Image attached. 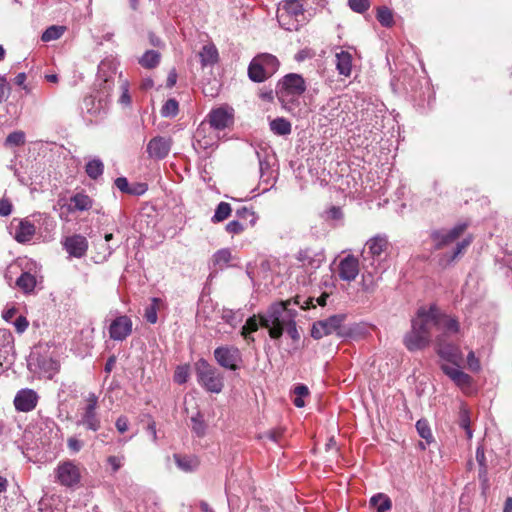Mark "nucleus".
<instances>
[{
    "instance_id": "nucleus-1",
    "label": "nucleus",
    "mask_w": 512,
    "mask_h": 512,
    "mask_svg": "<svg viewBox=\"0 0 512 512\" xmlns=\"http://www.w3.org/2000/svg\"><path fill=\"white\" fill-rule=\"evenodd\" d=\"M290 304L291 300L273 303L259 315L261 326L268 329L271 338H280L285 327L295 319L296 311L289 308Z\"/></svg>"
},
{
    "instance_id": "nucleus-2",
    "label": "nucleus",
    "mask_w": 512,
    "mask_h": 512,
    "mask_svg": "<svg viewBox=\"0 0 512 512\" xmlns=\"http://www.w3.org/2000/svg\"><path fill=\"white\" fill-rule=\"evenodd\" d=\"M306 90L303 77L291 73L286 75L277 85V96L282 102H292L301 96Z\"/></svg>"
},
{
    "instance_id": "nucleus-3",
    "label": "nucleus",
    "mask_w": 512,
    "mask_h": 512,
    "mask_svg": "<svg viewBox=\"0 0 512 512\" xmlns=\"http://www.w3.org/2000/svg\"><path fill=\"white\" fill-rule=\"evenodd\" d=\"M198 382L209 392L220 393L223 388V377L216 368L201 359L196 363Z\"/></svg>"
},
{
    "instance_id": "nucleus-4",
    "label": "nucleus",
    "mask_w": 512,
    "mask_h": 512,
    "mask_svg": "<svg viewBox=\"0 0 512 512\" xmlns=\"http://www.w3.org/2000/svg\"><path fill=\"white\" fill-rule=\"evenodd\" d=\"M98 397L89 393L85 398V405L81 408L80 418L77 425L83 426L86 430L96 432L101 427V419L97 413Z\"/></svg>"
},
{
    "instance_id": "nucleus-5",
    "label": "nucleus",
    "mask_w": 512,
    "mask_h": 512,
    "mask_svg": "<svg viewBox=\"0 0 512 512\" xmlns=\"http://www.w3.org/2000/svg\"><path fill=\"white\" fill-rule=\"evenodd\" d=\"M217 363L229 370H236L242 360L240 350L235 346H220L214 350Z\"/></svg>"
},
{
    "instance_id": "nucleus-6",
    "label": "nucleus",
    "mask_w": 512,
    "mask_h": 512,
    "mask_svg": "<svg viewBox=\"0 0 512 512\" xmlns=\"http://www.w3.org/2000/svg\"><path fill=\"white\" fill-rule=\"evenodd\" d=\"M412 322L425 334H428L429 340L432 339V329L437 326V308L430 306L429 308L420 307L417 311L416 317Z\"/></svg>"
},
{
    "instance_id": "nucleus-7",
    "label": "nucleus",
    "mask_w": 512,
    "mask_h": 512,
    "mask_svg": "<svg viewBox=\"0 0 512 512\" xmlns=\"http://www.w3.org/2000/svg\"><path fill=\"white\" fill-rule=\"evenodd\" d=\"M344 319V315L338 314L330 316L325 320L315 322L311 329V336L314 339H321L324 336L330 335L332 333H338V330L340 329Z\"/></svg>"
},
{
    "instance_id": "nucleus-8",
    "label": "nucleus",
    "mask_w": 512,
    "mask_h": 512,
    "mask_svg": "<svg viewBox=\"0 0 512 512\" xmlns=\"http://www.w3.org/2000/svg\"><path fill=\"white\" fill-rule=\"evenodd\" d=\"M466 228L467 225L465 223H459L449 230L443 229L433 231L431 237L435 244V248L441 249L444 246L451 244L463 234Z\"/></svg>"
},
{
    "instance_id": "nucleus-9",
    "label": "nucleus",
    "mask_w": 512,
    "mask_h": 512,
    "mask_svg": "<svg viewBox=\"0 0 512 512\" xmlns=\"http://www.w3.org/2000/svg\"><path fill=\"white\" fill-rule=\"evenodd\" d=\"M38 393L30 388L19 390L14 397L15 409L19 412H30L34 410L38 404Z\"/></svg>"
},
{
    "instance_id": "nucleus-10",
    "label": "nucleus",
    "mask_w": 512,
    "mask_h": 512,
    "mask_svg": "<svg viewBox=\"0 0 512 512\" xmlns=\"http://www.w3.org/2000/svg\"><path fill=\"white\" fill-rule=\"evenodd\" d=\"M56 476L62 485L71 487L80 481V470L72 461H66L58 465Z\"/></svg>"
},
{
    "instance_id": "nucleus-11",
    "label": "nucleus",
    "mask_w": 512,
    "mask_h": 512,
    "mask_svg": "<svg viewBox=\"0 0 512 512\" xmlns=\"http://www.w3.org/2000/svg\"><path fill=\"white\" fill-rule=\"evenodd\" d=\"M428 334L421 331L418 326L413 322L411 323V330L404 336L403 343L409 351L421 350L429 345Z\"/></svg>"
},
{
    "instance_id": "nucleus-12",
    "label": "nucleus",
    "mask_w": 512,
    "mask_h": 512,
    "mask_svg": "<svg viewBox=\"0 0 512 512\" xmlns=\"http://www.w3.org/2000/svg\"><path fill=\"white\" fill-rule=\"evenodd\" d=\"M132 327V320L128 316L116 317L109 327L110 338L115 341H123L132 333Z\"/></svg>"
},
{
    "instance_id": "nucleus-13",
    "label": "nucleus",
    "mask_w": 512,
    "mask_h": 512,
    "mask_svg": "<svg viewBox=\"0 0 512 512\" xmlns=\"http://www.w3.org/2000/svg\"><path fill=\"white\" fill-rule=\"evenodd\" d=\"M171 145V138L156 136L148 142L146 151L150 158L164 159L169 154Z\"/></svg>"
},
{
    "instance_id": "nucleus-14",
    "label": "nucleus",
    "mask_w": 512,
    "mask_h": 512,
    "mask_svg": "<svg viewBox=\"0 0 512 512\" xmlns=\"http://www.w3.org/2000/svg\"><path fill=\"white\" fill-rule=\"evenodd\" d=\"M359 261L353 255H347L340 260L337 273L341 280L351 282L356 279L359 274Z\"/></svg>"
},
{
    "instance_id": "nucleus-15",
    "label": "nucleus",
    "mask_w": 512,
    "mask_h": 512,
    "mask_svg": "<svg viewBox=\"0 0 512 512\" xmlns=\"http://www.w3.org/2000/svg\"><path fill=\"white\" fill-rule=\"evenodd\" d=\"M436 331L439 332L437 336L444 339L457 335L460 332L459 322L452 316L440 314L437 310V326Z\"/></svg>"
},
{
    "instance_id": "nucleus-16",
    "label": "nucleus",
    "mask_w": 512,
    "mask_h": 512,
    "mask_svg": "<svg viewBox=\"0 0 512 512\" xmlns=\"http://www.w3.org/2000/svg\"><path fill=\"white\" fill-rule=\"evenodd\" d=\"M297 260L308 271H313L321 266L325 260V255L322 251H314L310 248H306L298 253Z\"/></svg>"
},
{
    "instance_id": "nucleus-17",
    "label": "nucleus",
    "mask_w": 512,
    "mask_h": 512,
    "mask_svg": "<svg viewBox=\"0 0 512 512\" xmlns=\"http://www.w3.org/2000/svg\"><path fill=\"white\" fill-rule=\"evenodd\" d=\"M436 346L439 356L453 364H456L461 359V354L455 345L449 343L447 339L441 336H436Z\"/></svg>"
},
{
    "instance_id": "nucleus-18",
    "label": "nucleus",
    "mask_w": 512,
    "mask_h": 512,
    "mask_svg": "<svg viewBox=\"0 0 512 512\" xmlns=\"http://www.w3.org/2000/svg\"><path fill=\"white\" fill-rule=\"evenodd\" d=\"M64 248L70 256L81 258L86 254L88 242L82 235H73L65 239Z\"/></svg>"
},
{
    "instance_id": "nucleus-19",
    "label": "nucleus",
    "mask_w": 512,
    "mask_h": 512,
    "mask_svg": "<svg viewBox=\"0 0 512 512\" xmlns=\"http://www.w3.org/2000/svg\"><path fill=\"white\" fill-rule=\"evenodd\" d=\"M388 248L389 243L386 237L375 236L366 242L364 253L369 254L372 259L378 260L386 254Z\"/></svg>"
},
{
    "instance_id": "nucleus-20",
    "label": "nucleus",
    "mask_w": 512,
    "mask_h": 512,
    "mask_svg": "<svg viewBox=\"0 0 512 512\" xmlns=\"http://www.w3.org/2000/svg\"><path fill=\"white\" fill-rule=\"evenodd\" d=\"M442 370L461 389L470 387L471 377L459 368L444 364L442 365Z\"/></svg>"
},
{
    "instance_id": "nucleus-21",
    "label": "nucleus",
    "mask_w": 512,
    "mask_h": 512,
    "mask_svg": "<svg viewBox=\"0 0 512 512\" xmlns=\"http://www.w3.org/2000/svg\"><path fill=\"white\" fill-rule=\"evenodd\" d=\"M209 122L215 129L222 130L232 122V114L225 108L214 109L209 114Z\"/></svg>"
},
{
    "instance_id": "nucleus-22",
    "label": "nucleus",
    "mask_w": 512,
    "mask_h": 512,
    "mask_svg": "<svg viewBox=\"0 0 512 512\" xmlns=\"http://www.w3.org/2000/svg\"><path fill=\"white\" fill-rule=\"evenodd\" d=\"M36 232L35 226L27 219L20 220L15 229L14 238L19 243L29 242Z\"/></svg>"
},
{
    "instance_id": "nucleus-23",
    "label": "nucleus",
    "mask_w": 512,
    "mask_h": 512,
    "mask_svg": "<svg viewBox=\"0 0 512 512\" xmlns=\"http://www.w3.org/2000/svg\"><path fill=\"white\" fill-rule=\"evenodd\" d=\"M280 13H286L301 24L304 22V8L300 0H286L279 10Z\"/></svg>"
},
{
    "instance_id": "nucleus-24",
    "label": "nucleus",
    "mask_w": 512,
    "mask_h": 512,
    "mask_svg": "<svg viewBox=\"0 0 512 512\" xmlns=\"http://www.w3.org/2000/svg\"><path fill=\"white\" fill-rule=\"evenodd\" d=\"M198 56L202 67L214 65L218 61V50L213 44H207L199 51Z\"/></svg>"
},
{
    "instance_id": "nucleus-25",
    "label": "nucleus",
    "mask_w": 512,
    "mask_h": 512,
    "mask_svg": "<svg viewBox=\"0 0 512 512\" xmlns=\"http://www.w3.org/2000/svg\"><path fill=\"white\" fill-rule=\"evenodd\" d=\"M336 68L339 74L343 76H350L352 70V55L341 50L336 53Z\"/></svg>"
},
{
    "instance_id": "nucleus-26",
    "label": "nucleus",
    "mask_w": 512,
    "mask_h": 512,
    "mask_svg": "<svg viewBox=\"0 0 512 512\" xmlns=\"http://www.w3.org/2000/svg\"><path fill=\"white\" fill-rule=\"evenodd\" d=\"M174 460L177 467L186 473L195 471L199 466V460L195 456L175 454Z\"/></svg>"
},
{
    "instance_id": "nucleus-27",
    "label": "nucleus",
    "mask_w": 512,
    "mask_h": 512,
    "mask_svg": "<svg viewBox=\"0 0 512 512\" xmlns=\"http://www.w3.org/2000/svg\"><path fill=\"white\" fill-rule=\"evenodd\" d=\"M71 207L69 208L70 211H87L90 208H92L93 201L92 199L84 194V193H77L70 199Z\"/></svg>"
},
{
    "instance_id": "nucleus-28",
    "label": "nucleus",
    "mask_w": 512,
    "mask_h": 512,
    "mask_svg": "<svg viewBox=\"0 0 512 512\" xmlns=\"http://www.w3.org/2000/svg\"><path fill=\"white\" fill-rule=\"evenodd\" d=\"M259 325H261L260 319L256 315L249 317L245 323V325L241 329V336L247 341L248 344L255 341L254 337L251 336L252 332L258 330Z\"/></svg>"
},
{
    "instance_id": "nucleus-29",
    "label": "nucleus",
    "mask_w": 512,
    "mask_h": 512,
    "mask_svg": "<svg viewBox=\"0 0 512 512\" xmlns=\"http://www.w3.org/2000/svg\"><path fill=\"white\" fill-rule=\"evenodd\" d=\"M255 58L257 59L258 64L261 65L266 70V74L272 76L277 71L279 61L274 55L261 54Z\"/></svg>"
},
{
    "instance_id": "nucleus-30",
    "label": "nucleus",
    "mask_w": 512,
    "mask_h": 512,
    "mask_svg": "<svg viewBox=\"0 0 512 512\" xmlns=\"http://www.w3.org/2000/svg\"><path fill=\"white\" fill-rule=\"evenodd\" d=\"M369 504L371 507H374L377 512H388L392 507L390 498L383 493H378L372 496L370 498Z\"/></svg>"
},
{
    "instance_id": "nucleus-31",
    "label": "nucleus",
    "mask_w": 512,
    "mask_h": 512,
    "mask_svg": "<svg viewBox=\"0 0 512 512\" xmlns=\"http://www.w3.org/2000/svg\"><path fill=\"white\" fill-rule=\"evenodd\" d=\"M248 75L249 78L254 82H263L268 77H270L269 74H266V70L258 64L256 58H254L249 65Z\"/></svg>"
},
{
    "instance_id": "nucleus-32",
    "label": "nucleus",
    "mask_w": 512,
    "mask_h": 512,
    "mask_svg": "<svg viewBox=\"0 0 512 512\" xmlns=\"http://www.w3.org/2000/svg\"><path fill=\"white\" fill-rule=\"evenodd\" d=\"M162 306V301L159 298H152L151 303L145 308L144 317L147 322L155 324L158 320L157 313Z\"/></svg>"
},
{
    "instance_id": "nucleus-33",
    "label": "nucleus",
    "mask_w": 512,
    "mask_h": 512,
    "mask_svg": "<svg viewBox=\"0 0 512 512\" xmlns=\"http://www.w3.org/2000/svg\"><path fill=\"white\" fill-rule=\"evenodd\" d=\"M85 171L91 179L96 180L103 174V162L99 158H94L87 162Z\"/></svg>"
},
{
    "instance_id": "nucleus-34",
    "label": "nucleus",
    "mask_w": 512,
    "mask_h": 512,
    "mask_svg": "<svg viewBox=\"0 0 512 512\" xmlns=\"http://www.w3.org/2000/svg\"><path fill=\"white\" fill-rule=\"evenodd\" d=\"M16 285L25 293L33 291L36 286V278L34 275L25 272L17 279Z\"/></svg>"
},
{
    "instance_id": "nucleus-35",
    "label": "nucleus",
    "mask_w": 512,
    "mask_h": 512,
    "mask_svg": "<svg viewBox=\"0 0 512 512\" xmlns=\"http://www.w3.org/2000/svg\"><path fill=\"white\" fill-rule=\"evenodd\" d=\"M39 367L46 377L52 378L58 372L60 365L58 361L52 358H42L39 360Z\"/></svg>"
},
{
    "instance_id": "nucleus-36",
    "label": "nucleus",
    "mask_w": 512,
    "mask_h": 512,
    "mask_svg": "<svg viewBox=\"0 0 512 512\" xmlns=\"http://www.w3.org/2000/svg\"><path fill=\"white\" fill-rule=\"evenodd\" d=\"M271 130L277 135H288L291 133V124L284 118H277L270 123Z\"/></svg>"
},
{
    "instance_id": "nucleus-37",
    "label": "nucleus",
    "mask_w": 512,
    "mask_h": 512,
    "mask_svg": "<svg viewBox=\"0 0 512 512\" xmlns=\"http://www.w3.org/2000/svg\"><path fill=\"white\" fill-rule=\"evenodd\" d=\"M207 425L200 413L191 417V429L197 437H203L206 433Z\"/></svg>"
},
{
    "instance_id": "nucleus-38",
    "label": "nucleus",
    "mask_w": 512,
    "mask_h": 512,
    "mask_svg": "<svg viewBox=\"0 0 512 512\" xmlns=\"http://www.w3.org/2000/svg\"><path fill=\"white\" fill-rule=\"evenodd\" d=\"M160 54L154 50H148L140 58L139 63L145 68H154L158 65Z\"/></svg>"
},
{
    "instance_id": "nucleus-39",
    "label": "nucleus",
    "mask_w": 512,
    "mask_h": 512,
    "mask_svg": "<svg viewBox=\"0 0 512 512\" xmlns=\"http://www.w3.org/2000/svg\"><path fill=\"white\" fill-rule=\"evenodd\" d=\"M221 318L230 326L236 327L240 322H242L243 315L239 311L223 309L221 313Z\"/></svg>"
},
{
    "instance_id": "nucleus-40",
    "label": "nucleus",
    "mask_w": 512,
    "mask_h": 512,
    "mask_svg": "<svg viewBox=\"0 0 512 512\" xmlns=\"http://www.w3.org/2000/svg\"><path fill=\"white\" fill-rule=\"evenodd\" d=\"M278 22L281 27L288 31H297L302 25L300 22L295 20L294 18L289 17L286 13H278L277 15Z\"/></svg>"
},
{
    "instance_id": "nucleus-41",
    "label": "nucleus",
    "mask_w": 512,
    "mask_h": 512,
    "mask_svg": "<svg viewBox=\"0 0 512 512\" xmlns=\"http://www.w3.org/2000/svg\"><path fill=\"white\" fill-rule=\"evenodd\" d=\"M231 214V206L227 202H220L212 217V222L218 223L227 219Z\"/></svg>"
},
{
    "instance_id": "nucleus-42",
    "label": "nucleus",
    "mask_w": 512,
    "mask_h": 512,
    "mask_svg": "<svg viewBox=\"0 0 512 512\" xmlns=\"http://www.w3.org/2000/svg\"><path fill=\"white\" fill-rule=\"evenodd\" d=\"M115 186L121 191V192H124V193H129V194H137V195H140V194H143L146 190H147V186L146 185H141V190H131L129 188V184H128V180L125 178V177H118L116 180H115Z\"/></svg>"
},
{
    "instance_id": "nucleus-43",
    "label": "nucleus",
    "mask_w": 512,
    "mask_h": 512,
    "mask_svg": "<svg viewBox=\"0 0 512 512\" xmlns=\"http://www.w3.org/2000/svg\"><path fill=\"white\" fill-rule=\"evenodd\" d=\"M377 20L382 26L390 27L393 24V13L387 7H380L377 10Z\"/></svg>"
},
{
    "instance_id": "nucleus-44",
    "label": "nucleus",
    "mask_w": 512,
    "mask_h": 512,
    "mask_svg": "<svg viewBox=\"0 0 512 512\" xmlns=\"http://www.w3.org/2000/svg\"><path fill=\"white\" fill-rule=\"evenodd\" d=\"M416 429L420 437L425 439L427 443H431L433 441V435L430 426L426 420H418L416 423Z\"/></svg>"
},
{
    "instance_id": "nucleus-45",
    "label": "nucleus",
    "mask_w": 512,
    "mask_h": 512,
    "mask_svg": "<svg viewBox=\"0 0 512 512\" xmlns=\"http://www.w3.org/2000/svg\"><path fill=\"white\" fill-rule=\"evenodd\" d=\"M178 111V102L175 99H168L161 108V115L163 117H175Z\"/></svg>"
},
{
    "instance_id": "nucleus-46",
    "label": "nucleus",
    "mask_w": 512,
    "mask_h": 512,
    "mask_svg": "<svg viewBox=\"0 0 512 512\" xmlns=\"http://www.w3.org/2000/svg\"><path fill=\"white\" fill-rule=\"evenodd\" d=\"M63 32H64L63 27L51 26L43 32L41 39L44 42L56 40L62 36Z\"/></svg>"
},
{
    "instance_id": "nucleus-47",
    "label": "nucleus",
    "mask_w": 512,
    "mask_h": 512,
    "mask_svg": "<svg viewBox=\"0 0 512 512\" xmlns=\"http://www.w3.org/2000/svg\"><path fill=\"white\" fill-rule=\"evenodd\" d=\"M470 243H471V238H466V239L462 240L461 242L457 243L452 254L446 255L447 262L450 263L453 260H455L459 255H461L465 251V249L470 245Z\"/></svg>"
},
{
    "instance_id": "nucleus-48",
    "label": "nucleus",
    "mask_w": 512,
    "mask_h": 512,
    "mask_svg": "<svg viewBox=\"0 0 512 512\" xmlns=\"http://www.w3.org/2000/svg\"><path fill=\"white\" fill-rule=\"evenodd\" d=\"M25 142V134L22 131H15L10 133L5 141L8 146H20Z\"/></svg>"
},
{
    "instance_id": "nucleus-49",
    "label": "nucleus",
    "mask_w": 512,
    "mask_h": 512,
    "mask_svg": "<svg viewBox=\"0 0 512 512\" xmlns=\"http://www.w3.org/2000/svg\"><path fill=\"white\" fill-rule=\"evenodd\" d=\"M361 286L364 291L371 292L376 286L375 278L372 272L367 271L362 274Z\"/></svg>"
},
{
    "instance_id": "nucleus-50",
    "label": "nucleus",
    "mask_w": 512,
    "mask_h": 512,
    "mask_svg": "<svg viewBox=\"0 0 512 512\" xmlns=\"http://www.w3.org/2000/svg\"><path fill=\"white\" fill-rule=\"evenodd\" d=\"M231 259V252L228 249H221L213 255L215 265H226Z\"/></svg>"
},
{
    "instance_id": "nucleus-51",
    "label": "nucleus",
    "mask_w": 512,
    "mask_h": 512,
    "mask_svg": "<svg viewBox=\"0 0 512 512\" xmlns=\"http://www.w3.org/2000/svg\"><path fill=\"white\" fill-rule=\"evenodd\" d=\"M189 378V369L187 366H178L174 374V381L178 384H184Z\"/></svg>"
},
{
    "instance_id": "nucleus-52",
    "label": "nucleus",
    "mask_w": 512,
    "mask_h": 512,
    "mask_svg": "<svg viewBox=\"0 0 512 512\" xmlns=\"http://www.w3.org/2000/svg\"><path fill=\"white\" fill-rule=\"evenodd\" d=\"M350 8L357 13L365 12L369 6V0H348Z\"/></svg>"
},
{
    "instance_id": "nucleus-53",
    "label": "nucleus",
    "mask_w": 512,
    "mask_h": 512,
    "mask_svg": "<svg viewBox=\"0 0 512 512\" xmlns=\"http://www.w3.org/2000/svg\"><path fill=\"white\" fill-rule=\"evenodd\" d=\"M120 89H121L122 93H121V96L119 98V102L122 105L129 106L131 104V97H130V94H129V89H128L127 81H125V80L121 81Z\"/></svg>"
},
{
    "instance_id": "nucleus-54",
    "label": "nucleus",
    "mask_w": 512,
    "mask_h": 512,
    "mask_svg": "<svg viewBox=\"0 0 512 512\" xmlns=\"http://www.w3.org/2000/svg\"><path fill=\"white\" fill-rule=\"evenodd\" d=\"M459 424H460V426L463 429L466 430L468 438H471L472 437V431L469 428V425H470L469 415H468L467 410H465V409H462L460 411V422H459Z\"/></svg>"
},
{
    "instance_id": "nucleus-55",
    "label": "nucleus",
    "mask_w": 512,
    "mask_h": 512,
    "mask_svg": "<svg viewBox=\"0 0 512 512\" xmlns=\"http://www.w3.org/2000/svg\"><path fill=\"white\" fill-rule=\"evenodd\" d=\"M107 462L111 466L112 471L116 472L122 467L124 456H109Z\"/></svg>"
},
{
    "instance_id": "nucleus-56",
    "label": "nucleus",
    "mask_w": 512,
    "mask_h": 512,
    "mask_svg": "<svg viewBox=\"0 0 512 512\" xmlns=\"http://www.w3.org/2000/svg\"><path fill=\"white\" fill-rule=\"evenodd\" d=\"M225 229L230 234H240L244 230V225L239 221L233 220L226 225Z\"/></svg>"
},
{
    "instance_id": "nucleus-57",
    "label": "nucleus",
    "mask_w": 512,
    "mask_h": 512,
    "mask_svg": "<svg viewBox=\"0 0 512 512\" xmlns=\"http://www.w3.org/2000/svg\"><path fill=\"white\" fill-rule=\"evenodd\" d=\"M67 446L73 453L79 452L83 447V442L76 437H70L67 440Z\"/></svg>"
},
{
    "instance_id": "nucleus-58",
    "label": "nucleus",
    "mask_w": 512,
    "mask_h": 512,
    "mask_svg": "<svg viewBox=\"0 0 512 512\" xmlns=\"http://www.w3.org/2000/svg\"><path fill=\"white\" fill-rule=\"evenodd\" d=\"M287 332V334L293 339V340H299L300 338V335H299V332L297 330V327H296V322L295 320L293 319L291 323H289L286 327H285V330Z\"/></svg>"
},
{
    "instance_id": "nucleus-59",
    "label": "nucleus",
    "mask_w": 512,
    "mask_h": 512,
    "mask_svg": "<svg viewBox=\"0 0 512 512\" xmlns=\"http://www.w3.org/2000/svg\"><path fill=\"white\" fill-rule=\"evenodd\" d=\"M12 212V204L8 199L0 200V216H8Z\"/></svg>"
},
{
    "instance_id": "nucleus-60",
    "label": "nucleus",
    "mask_w": 512,
    "mask_h": 512,
    "mask_svg": "<svg viewBox=\"0 0 512 512\" xmlns=\"http://www.w3.org/2000/svg\"><path fill=\"white\" fill-rule=\"evenodd\" d=\"M283 435V429H274L271 431H268L265 433L264 437L268 438L269 440L278 443L280 442V439Z\"/></svg>"
},
{
    "instance_id": "nucleus-61",
    "label": "nucleus",
    "mask_w": 512,
    "mask_h": 512,
    "mask_svg": "<svg viewBox=\"0 0 512 512\" xmlns=\"http://www.w3.org/2000/svg\"><path fill=\"white\" fill-rule=\"evenodd\" d=\"M128 425H129V421H128L127 417H125V416H120L116 420V423H115L116 429L120 433L126 432L128 430Z\"/></svg>"
},
{
    "instance_id": "nucleus-62",
    "label": "nucleus",
    "mask_w": 512,
    "mask_h": 512,
    "mask_svg": "<svg viewBox=\"0 0 512 512\" xmlns=\"http://www.w3.org/2000/svg\"><path fill=\"white\" fill-rule=\"evenodd\" d=\"M476 460L479 463V465L482 467L481 472L486 473V465H485L486 458H485L484 450L481 447H478L476 450Z\"/></svg>"
},
{
    "instance_id": "nucleus-63",
    "label": "nucleus",
    "mask_w": 512,
    "mask_h": 512,
    "mask_svg": "<svg viewBox=\"0 0 512 512\" xmlns=\"http://www.w3.org/2000/svg\"><path fill=\"white\" fill-rule=\"evenodd\" d=\"M468 366L471 370L477 371L480 368L478 359L475 357L473 352H470L467 356Z\"/></svg>"
},
{
    "instance_id": "nucleus-64",
    "label": "nucleus",
    "mask_w": 512,
    "mask_h": 512,
    "mask_svg": "<svg viewBox=\"0 0 512 512\" xmlns=\"http://www.w3.org/2000/svg\"><path fill=\"white\" fill-rule=\"evenodd\" d=\"M14 325H15L16 330H17L18 332L22 333V332H24V331L26 330V328L28 327V321L26 320V318H25V317H23V316H19V317L16 319V321H15Z\"/></svg>"
}]
</instances>
